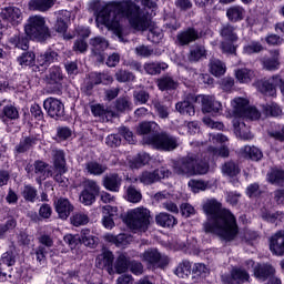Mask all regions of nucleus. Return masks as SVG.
<instances>
[{
    "label": "nucleus",
    "instance_id": "f257e3e1",
    "mask_svg": "<svg viewBox=\"0 0 284 284\" xmlns=\"http://www.w3.org/2000/svg\"><path fill=\"white\" fill-rule=\"evenodd\" d=\"M91 8L94 12H99L97 22L104 26L108 30H112L119 41L125 43L123 37V26L121 19H128L131 28L144 32L151 26V20L141 11V7L131 0L111 1L101 8V1L93 0Z\"/></svg>",
    "mask_w": 284,
    "mask_h": 284
},
{
    "label": "nucleus",
    "instance_id": "f03ea898",
    "mask_svg": "<svg viewBox=\"0 0 284 284\" xmlns=\"http://www.w3.org/2000/svg\"><path fill=\"white\" fill-rule=\"evenodd\" d=\"M206 215L203 229L206 234H217L223 241H234L239 234L236 217L216 199L206 200L202 207Z\"/></svg>",
    "mask_w": 284,
    "mask_h": 284
},
{
    "label": "nucleus",
    "instance_id": "7ed1b4c3",
    "mask_svg": "<svg viewBox=\"0 0 284 284\" xmlns=\"http://www.w3.org/2000/svg\"><path fill=\"white\" fill-rule=\"evenodd\" d=\"M173 170L179 176H196L210 172V164L202 154L187 153L173 162Z\"/></svg>",
    "mask_w": 284,
    "mask_h": 284
},
{
    "label": "nucleus",
    "instance_id": "20e7f679",
    "mask_svg": "<svg viewBox=\"0 0 284 284\" xmlns=\"http://www.w3.org/2000/svg\"><path fill=\"white\" fill-rule=\"evenodd\" d=\"M24 32L27 37L40 42L48 41L52 37L50 28L45 26V18L41 16H31L24 26Z\"/></svg>",
    "mask_w": 284,
    "mask_h": 284
},
{
    "label": "nucleus",
    "instance_id": "39448f33",
    "mask_svg": "<svg viewBox=\"0 0 284 284\" xmlns=\"http://www.w3.org/2000/svg\"><path fill=\"white\" fill-rule=\"evenodd\" d=\"M144 143L162 152H173V150L179 148V139L168 133H158L146 136L144 138Z\"/></svg>",
    "mask_w": 284,
    "mask_h": 284
},
{
    "label": "nucleus",
    "instance_id": "423d86ee",
    "mask_svg": "<svg viewBox=\"0 0 284 284\" xmlns=\"http://www.w3.org/2000/svg\"><path fill=\"white\" fill-rule=\"evenodd\" d=\"M150 210L145 207H136L128 213L126 221L133 230H142L145 232L150 227Z\"/></svg>",
    "mask_w": 284,
    "mask_h": 284
},
{
    "label": "nucleus",
    "instance_id": "0eeeda50",
    "mask_svg": "<svg viewBox=\"0 0 284 284\" xmlns=\"http://www.w3.org/2000/svg\"><path fill=\"white\" fill-rule=\"evenodd\" d=\"M234 108V114L236 116H241L243 119H251V121H256V119H261V113L256 108L250 106L247 100L243 98H235L232 103Z\"/></svg>",
    "mask_w": 284,
    "mask_h": 284
},
{
    "label": "nucleus",
    "instance_id": "6e6552de",
    "mask_svg": "<svg viewBox=\"0 0 284 284\" xmlns=\"http://www.w3.org/2000/svg\"><path fill=\"white\" fill-rule=\"evenodd\" d=\"M45 83L52 94H61L63 90V71L61 67L53 65L49 69V73L45 75Z\"/></svg>",
    "mask_w": 284,
    "mask_h": 284
},
{
    "label": "nucleus",
    "instance_id": "1a4fd4ad",
    "mask_svg": "<svg viewBox=\"0 0 284 284\" xmlns=\"http://www.w3.org/2000/svg\"><path fill=\"white\" fill-rule=\"evenodd\" d=\"M141 258L143 263H146L149 267H154L155 270H163L170 264V257L161 254L156 248H149L142 255Z\"/></svg>",
    "mask_w": 284,
    "mask_h": 284
},
{
    "label": "nucleus",
    "instance_id": "9d476101",
    "mask_svg": "<svg viewBox=\"0 0 284 284\" xmlns=\"http://www.w3.org/2000/svg\"><path fill=\"white\" fill-rule=\"evenodd\" d=\"M83 190L80 193V203L82 205H93L97 202V196L101 192V187L97 181L85 180L82 182Z\"/></svg>",
    "mask_w": 284,
    "mask_h": 284
},
{
    "label": "nucleus",
    "instance_id": "9b49d317",
    "mask_svg": "<svg viewBox=\"0 0 284 284\" xmlns=\"http://www.w3.org/2000/svg\"><path fill=\"white\" fill-rule=\"evenodd\" d=\"M43 108L51 119H62L65 116V105L61 100L55 98H47Z\"/></svg>",
    "mask_w": 284,
    "mask_h": 284
},
{
    "label": "nucleus",
    "instance_id": "f8f14e48",
    "mask_svg": "<svg viewBox=\"0 0 284 284\" xmlns=\"http://www.w3.org/2000/svg\"><path fill=\"white\" fill-rule=\"evenodd\" d=\"M168 176H170V170L162 166L154 171H143L139 175V181L140 183H143V185H152L153 183L161 181V179H168Z\"/></svg>",
    "mask_w": 284,
    "mask_h": 284
},
{
    "label": "nucleus",
    "instance_id": "ddd939ff",
    "mask_svg": "<svg viewBox=\"0 0 284 284\" xmlns=\"http://www.w3.org/2000/svg\"><path fill=\"white\" fill-rule=\"evenodd\" d=\"M201 37H203V33H201L194 27H189L187 29L182 30L176 34L175 45L185 48V45H190V43H194V41H199Z\"/></svg>",
    "mask_w": 284,
    "mask_h": 284
},
{
    "label": "nucleus",
    "instance_id": "4468645a",
    "mask_svg": "<svg viewBox=\"0 0 284 284\" xmlns=\"http://www.w3.org/2000/svg\"><path fill=\"white\" fill-rule=\"evenodd\" d=\"M283 83V75L275 74L267 80H262L257 83V90L265 97H276V85Z\"/></svg>",
    "mask_w": 284,
    "mask_h": 284
},
{
    "label": "nucleus",
    "instance_id": "2eb2a0df",
    "mask_svg": "<svg viewBox=\"0 0 284 284\" xmlns=\"http://www.w3.org/2000/svg\"><path fill=\"white\" fill-rule=\"evenodd\" d=\"M53 205L59 219L62 221L68 220L70 214L74 212V205L68 200V197H59L53 201Z\"/></svg>",
    "mask_w": 284,
    "mask_h": 284
},
{
    "label": "nucleus",
    "instance_id": "dca6fc26",
    "mask_svg": "<svg viewBox=\"0 0 284 284\" xmlns=\"http://www.w3.org/2000/svg\"><path fill=\"white\" fill-rule=\"evenodd\" d=\"M201 103L202 112H204V114H219V112L223 110L221 102L216 101L212 95H202Z\"/></svg>",
    "mask_w": 284,
    "mask_h": 284
},
{
    "label": "nucleus",
    "instance_id": "f3484780",
    "mask_svg": "<svg viewBox=\"0 0 284 284\" xmlns=\"http://www.w3.org/2000/svg\"><path fill=\"white\" fill-rule=\"evenodd\" d=\"M39 143V138L37 135L24 136L20 140V142L14 146V154L19 156V154H26V152H30V150H34V145Z\"/></svg>",
    "mask_w": 284,
    "mask_h": 284
},
{
    "label": "nucleus",
    "instance_id": "a211bd4d",
    "mask_svg": "<svg viewBox=\"0 0 284 284\" xmlns=\"http://www.w3.org/2000/svg\"><path fill=\"white\" fill-rule=\"evenodd\" d=\"M274 274H276V268H274L272 264H256L253 268V275L257 281H262V283H265V281L271 276H274Z\"/></svg>",
    "mask_w": 284,
    "mask_h": 284
},
{
    "label": "nucleus",
    "instance_id": "6ab92c4d",
    "mask_svg": "<svg viewBox=\"0 0 284 284\" xmlns=\"http://www.w3.org/2000/svg\"><path fill=\"white\" fill-rule=\"evenodd\" d=\"M1 19L9 21L12 26H19L21 23L23 16L21 14V9L17 7H7L0 12Z\"/></svg>",
    "mask_w": 284,
    "mask_h": 284
},
{
    "label": "nucleus",
    "instance_id": "aec40b11",
    "mask_svg": "<svg viewBox=\"0 0 284 284\" xmlns=\"http://www.w3.org/2000/svg\"><path fill=\"white\" fill-rule=\"evenodd\" d=\"M271 57L262 59V65L264 70L268 72H275L281 68V52L278 50H271Z\"/></svg>",
    "mask_w": 284,
    "mask_h": 284
},
{
    "label": "nucleus",
    "instance_id": "412c9836",
    "mask_svg": "<svg viewBox=\"0 0 284 284\" xmlns=\"http://www.w3.org/2000/svg\"><path fill=\"white\" fill-rule=\"evenodd\" d=\"M270 250L275 256H284V231H280L271 236Z\"/></svg>",
    "mask_w": 284,
    "mask_h": 284
},
{
    "label": "nucleus",
    "instance_id": "4be33fe9",
    "mask_svg": "<svg viewBox=\"0 0 284 284\" xmlns=\"http://www.w3.org/2000/svg\"><path fill=\"white\" fill-rule=\"evenodd\" d=\"M59 54L54 51H45L44 53H41L37 58V63L39 67L38 72H45L48 68H50L51 63H54L57 61V58Z\"/></svg>",
    "mask_w": 284,
    "mask_h": 284
},
{
    "label": "nucleus",
    "instance_id": "5701e85b",
    "mask_svg": "<svg viewBox=\"0 0 284 284\" xmlns=\"http://www.w3.org/2000/svg\"><path fill=\"white\" fill-rule=\"evenodd\" d=\"M102 183L105 190H109V192H119V190H121L123 179L119 175V173H109L103 178Z\"/></svg>",
    "mask_w": 284,
    "mask_h": 284
},
{
    "label": "nucleus",
    "instance_id": "b1692460",
    "mask_svg": "<svg viewBox=\"0 0 284 284\" xmlns=\"http://www.w3.org/2000/svg\"><path fill=\"white\" fill-rule=\"evenodd\" d=\"M222 281L226 284H234V283H245V281H250V274L246 273L245 270L241 268H233L230 275H223Z\"/></svg>",
    "mask_w": 284,
    "mask_h": 284
},
{
    "label": "nucleus",
    "instance_id": "393cba45",
    "mask_svg": "<svg viewBox=\"0 0 284 284\" xmlns=\"http://www.w3.org/2000/svg\"><path fill=\"white\" fill-rule=\"evenodd\" d=\"M90 45L92 47V52L95 57H100L101 61H103V55H101L104 50H108L110 43L103 37H95L90 40Z\"/></svg>",
    "mask_w": 284,
    "mask_h": 284
},
{
    "label": "nucleus",
    "instance_id": "a878e982",
    "mask_svg": "<svg viewBox=\"0 0 284 284\" xmlns=\"http://www.w3.org/2000/svg\"><path fill=\"white\" fill-rule=\"evenodd\" d=\"M112 263H114V254H112V251L103 250L102 253L95 258V267L99 270L112 267Z\"/></svg>",
    "mask_w": 284,
    "mask_h": 284
},
{
    "label": "nucleus",
    "instance_id": "bb28decb",
    "mask_svg": "<svg viewBox=\"0 0 284 284\" xmlns=\"http://www.w3.org/2000/svg\"><path fill=\"white\" fill-rule=\"evenodd\" d=\"M156 85L161 92H168L171 90H176L179 88V81L170 75H162L156 80Z\"/></svg>",
    "mask_w": 284,
    "mask_h": 284
},
{
    "label": "nucleus",
    "instance_id": "cd10ccee",
    "mask_svg": "<svg viewBox=\"0 0 284 284\" xmlns=\"http://www.w3.org/2000/svg\"><path fill=\"white\" fill-rule=\"evenodd\" d=\"M220 36L224 41H231L232 43H236L239 41V34H236V27L224 23L220 29Z\"/></svg>",
    "mask_w": 284,
    "mask_h": 284
},
{
    "label": "nucleus",
    "instance_id": "c85d7f7f",
    "mask_svg": "<svg viewBox=\"0 0 284 284\" xmlns=\"http://www.w3.org/2000/svg\"><path fill=\"white\" fill-rule=\"evenodd\" d=\"M28 37L30 36L27 33L18 32L9 39V43L14 45V48H19L20 50H28V48H30V39H28Z\"/></svg>",
    "mask_w": 284,
    "mask_h": 284
},
{
    "label": "nucleus",
    "instance_id": "c756f323",
    "mask_svg": "<svg viewBox=\"0 0 284 284\" xmlns=\"http://www.w3.org/2000/svg\"><path fill=\"white\" fill-rule=\"evenodd\" d=\"M17 119H19V109L12 104L4 105L0 113V120L2 123H8V121H17Z\"/></svg>",
    "mask_w": 284,
    "mask_h": 284
},
{
    "label": "nucleus",
    "instance_id": "7c9ffc66",
    "mask_svg": "<svg viewBox=\"0 0 284 284\" xmlns=\"http://www.w3.org/2000/svg\"><path fill=\"white\" fill-rule=\"evenodd\" d=\"M54 3H57V0H30L29 10L48 12V10H50Z\"/></svg>",
    "mask_w": 284,
    "mask_h": 284
},
{
    "label": "nucleus",
    "instance_id": "2f4dec72",
    "mask_svg": "<svg viewBox=\"0 0 284 284\" xmlns=\"http://www.w3.org/2000/svg\"><path fill=\"white\" fill-rule=\"evenodd\" d=\"M144 72L150 74L151 77H156V74H161V72H165L169 65L165 62H146L143 65Z\"/></svg>",
    "mask_w": 284,
    "mask_h": 284
},
{
    "label": "nucleus",
    "instance_id": "473e14b6",
    "mask_svg": "<svg viewBox=\"0 0 284 284\" xmlns=\"http://www.w3.org/2000/svg\"><path fill=\"white\" fill-rule=\"evenodd\" d=\"M36 59L37 55H34V52H24L18 57L17 61L22 68H33V72H38L39 65H34Z\"/></svg>",
    "mask_w": 284,
    "mask_h": 284
},
{
    "label": "nucleus",
    "instance_id": "72a5a7b5",
    "mask_svg": "<svg viewBox=\"0 0 284 284\" xmlns=\"http://www.w3.org/2000/svg\"><path fill=\"white\" fill-rule=\"evenodd\" d=\"M207 57V50L201 44H195L189 52L187 60L190 63H199L201 59Z\"/></svg>",
    "mask_w": 284,
    "mask_h": 284
},
{
    "label": "nucleus",
    "instance_id": "f704fd0d",
    "mask_svg": "<svg viewBox=\"0 0 284 284\" xmlns=\"http://www.w3.org/2000/svg\"><path fill=\"white\" fill-rule=\"evenodd\" d=\"M233 126L235 130V134L240 136V139H243V141H251V139H254V135H252L245 122L235 120L233 122Z\"/></svg>",
    "mask_w": 284,
    "mask_h": 284
},
{
    "label": "nucleus",
    "instance_id": "c9c22d12",
    "mask_svg": "<svg viewBox=\"0 0 284 284\" xmlns=\"http://www.w3.org/2000/svg\"><path fill=\"white\" fill-rule=\"evenodd\" d=\"M227 68L223 63V61L212 58L209 62V72L213 74V77H223L225 74Z\"/></svg>",
    "mask_w": 284,
    "mask_h": 284
},
{
    "label": "nucleus",
    "instance_id": "e433bc0d",
    "mask_svg": "<svg viewBox=\"0 0 284 284\" xmlns=\"http://www.w3.org/2000/svg\"><path fill=\"white\" fill-rule=\"evenodd\" d=\"M226 17L229 21L236 23L243 21L245 17V9L241 6H233L226 10Z\"/></svg>",
    "mask_w": 284,
    "mask_h": 284
},
{
    "label": "nucleus",
    "instance_id": "4c0bfd02",
    "mask_svg": "<svg viewBox=\"0 0 284 284\" xmlns=\"http://www.w3.org/2000/svg\"><path fill=\"white\" fill-rule=\"evenodd\" d=\"M53 165L58 172H65V152L63 150L52 151Z\"/></svg>",
    "mask_w": 284,
    "mask_h": 284
},
{
    "label": "nucleus",
    "instance_id": "58836bf2",
    "mask_svg": "<svg viewBox=\"0 0 284 284\" xmlns=\"http://www.w3.org/2000/svg\"><path fill=\"white\" fill-rule=\"evenodd\" d=\"M33 168L34 172L43 179H50L52 176V166L41 160L34 161Z\"/></svg>",
    "mask_w": 284,
    "mask_h": 284
},
{
    "label": "nucleus",
    "instance_id": "ea45409f",
    "mask_svg": "<svg viewBox=\"0 0 284 284\" xmlns=\"http://www.w3.org/2000/svg\"><path fill=\"white\" fill-rule=\"evenodd\" d=\"M221 170L222 174L224 176H230V179H234V176H239V174H241V166H239L234 161L225 162Z\"/></svg>",
    "mask_w": 284,
    "mask_h": 284
},
{
    "label": "nucleus",
    "instance_id": "a19ab883",
    "mask_svg": "<svg viewBox=\"0 0 284 284\" xmlns=\"http://www.w3.org/2000/svg\"><path fill=\"white\" fill-rule=\"evenodd\" d=\"M175 109L184 116H194V114H196V109H194V104H192V102H190L189 100L178 102L175 104Z\"/></svg>",
    "mask_w": 284,
    "mask_h": 284
},
{
    "label": "nucleus",
    "instance_id": "79ce46f5",
    "mask_svg": "<svg viewBox=\"0 0 284 284\" xmlns=\"http://www.w3.org/2000/svg\"><path fill=\"white\" fill-rule=\"evenodd\" d=\"M85 170L93 176H101V174H104V172L108 171V165L101 164L97 161H91L85 164Z\"/></svg>",
    "mask_w": 284,
    "mask_h": 284
},
{
    "label": "nucleus",
    "instance_id": "37998d69",
    "mask_svg": "<svg viewBox=\"0 0 284 284\" xmlns=\"http://www.w3.org/2000/svg\"><path fill=\"white\" fill-rule=\"evenodd\" d=\"M242 153L245 159H251V161H261L263 159V151L256 146L245 145L242 148Z\"/></svg>",
    "mask_w": 284,
    "mask_h": 284
},
{
    "label": "nucleus",
    "instance_id": "c03bdc74",
    "mask_svg": "<svg viewBox=\"0 0 284 284\" xmlns=\"http://www.w3.org/2000/svg\"><path fill=\"white\" fill-rule=\"evenodd\" d=\"M155 222L158 225H161V227H174V225L178 223L176 217L170 215L169 213H160L156 215Z\"/></svg>",
    "mask_w": 284,
    "mask_h": 284
},
{
    "label": "nucleus",
    "instance_id": "a18cd8bd",
    "mask_svg": "<svg viewBox=\"0 0 284 284\" xmlns=\"http://www.w3.org/2000/svg\"><path fill=\"white\" fill-rule=\"evenodd\" d=\"M81 243L87 247L94 248L99 243V237L90 234V229H83L80 233Z\"/></svg>",
    "mask_w": 284,
    "mask_h": 284
},
{
    "label": "nucleus",
    "instance_id": "49530a36",
    "mask_svg": "<svg viewBox=\"0 0 284 284\" xmlns=\"http://www.w3.org/2000/svg\"><path fill=\"white\" fill-rule=\"evenodd\" d=\"M267 181L272 183V185H284V171L278 169H273L270 173H267Z\"/></svg>",
    "mask_w": 284,
    "mask_h": 284
},
{
    "label": "nucleus",
    "instance_id": "de8ad7c7",
    "mask_svg": "<svg viewBox=\"0 0 284 284\" xmlns=\"http://www.w3.org/2000/svg\"><path fill=\"white\" fill-rule=\"evenodd\" d=\"M115 272L118 274H125L130 267V258L125 254H120L115 261Z\"/></svg>",
    "mask_w": 284,
    "mask_h": 284
},
{
    "label": "nucleus",
    "instance_id": "09e8293b",
    "mask_svg": "<svg viewBox=\"0 0 284 284\" xmlns=\"http://www.w3.org/2000/svg\"><path fill=\"white\" fill-rule=\"evenodd\" d=\"M91 112H92L93 116H100L101 119H103V116H105L106 119H108V116H116L114 111L109 110L103 104L91 105Z\"/></svg>",
    "mask_w": 284,
    "mask_h": 284
},
{
    "label": "nucleus",
    "instance_id": "8fccbe9b",
    "mask_svg": "<svg viewBox=\"0 0 284 284\" xmlns=\"http://www.w3.org/2000/svg\"><path fill=\"white\" fill-rule=\"evenodd\" d=\"M83 38L77 39L73 44V51L80 52V54H83L84 52H88V42H85V39L90 37L89 29L84 30V33L82 34Z\"/></svg>",
    "mask_w": 284,
    "mask_h": 284
},
{
    "label": "nucleus",
    "instance_id": "3c124183",
    "mask_svg": "<svg viewBox=\"0 0 284 284\" xmlns=\"http://www.w3.org/2000/svg\"><path fill=\"white\" fill-rule=\"evenodd\" d=\"M114 77L119 83H130L136 80V75H134L133 72L128 71L125 69L118 70Z\"/></svg>",
    "mask_w": 284,
    "mask_h": 284
},
{
    "label": "nucleus",
    "instance_id": "603ef678",
    "mask_svg": "<svg viewBox=\"0 0 284 284\" xmlns=\"http://www.w3.org/2000/svg\"><path fill=\"white\" fill-rule=\"evenodd\" d=\"M235 77L240 83H250L254 79V71L247 68L239 69L235 71Z\"/></svg>",
    "mask_w": 284,
    "mask_h": 284
},
{
    "label": "nucleus",
    "instance_id": "864d4df0",
    "mask_svg": "<svg viewBox=\"0 0 284 284\" xmlns=\"http://www.w3.org/2000/svg\"><path fill=\"white\" fill-rule=\"evenodd\" d=\"M114 108L120 114L132 111V102L128 98H118L114 102Z\"/></svg>",
    "mask_w": 284,
    "mask_h": 284
},
{
    "label": "nucleus",
    "instance_id": "5fc2aeb1",
    "mask_svg": "<svg viewBox=\"0 0 284 284\" xmlns=\"http://www.w3.org/2000/svg\"><path fill=\"white\" fill-rule=\"evenodd\" d=\"M152 105L160 119H168V116H170V109L168 108V105L163 104V102L159 100H153Z\"/></svg>",
    "mask_w": 284,
    "mask_h": 284
},
{
    "label": "nucleus",
    "instance_id": "6e6d98bb",
    "mask_svg": "<svg viewBox=\"0 0 284 284\" xmlns=\"http://www.w3.org/2000/svg\"><path fill=\"white\" fill-rule=\"evenodd\" d=\"M265 48H263V44L258 41H252L251 43L243 47V53L244 54H258L260 52H263Z\"/></svg>",
    "mask_w": 284,
    "mask_h": 284
},
{
    "label": "nucleus",
    "instance_id": "4d7b16f0",
    "mask_svg": "<svg viewBox=\"0 0 284 284\" xmlns=\"http://www.w3.org/2000/svg\"><path fill=\"white\" fill-rule=\"evenodd\" d=\"M22 196L28 203H34V201H37L38 191L32 185H24Z\"/></svg>",
    "mask_w": 284,
    "mask_h": 284
},
{
    "label": "nucleus",
    "instance_id": "13d9d810",
    "mask_svg": "<svg viewBox=\"0 0 284 284\" xmlns=\"http://www.w3.org/2000/svg\"><path fill=\"white\" fill-rule=\"evenodd\" d=\"M175 274L176 276H180V278H184V276H190V274H192V264H190L189 261H183L176 267Z\"/></svg>",
    "mask_w": 284,
    "mask_h": 284
},
{
    "label": "nucleus",
    "instance_id": "bf43d9fd",
    "mask_svg": "<svg viewBox=\"0 0 284 284\" xmlns=\"http://www.w3.org/2000/svg\"><path fill=\"white\" fill-rule=\"evenodd\" d=\"M159 130V124L156 122H142L139 124L138 133L139 134H150Z\"/></svg>",
    "mask_w": 284,
    "mask_h": 284
},
{
    "label": "nucleus",
    "instance_id": "052dcab7",
    "mask_svg": "<svg viewBox=\"0 0 284 284\" xmlns=\"http://www.w3.org/2000/svg\"><path fill=\"white\" fill-rule=\"evenodd\" d=\"M150 162V154L142 153L136 156L133 163H131L130 169L131 170H141L143 165Z\"/></svg>",
    "mask_w": 284,
    "mask_h": 284
},
{
    "label": "nucleus",
    "instance_id": "680f3d73",
    "mask_svg": "<svg viewBox=\"0 0 284 284\" xmlns=\"http://www.w3.org/2000/svg\"><path fill=\"white\" fill-rule=\"evenodd\" d=\"M245 194L248 199H258L263 194V191L261 190V185L255 182L246 187Z\"/></svg>",
    "mask_w": 284,
    "mask_h": 284
},
{
    "label": "nucleus",
    "instance_id": "e2e57ef3",
    "mask_svg": "<svg viewBox=\"0 0 284 284\" xmlns=\"http://www.w3.org/2000/svg\"><path fill=\"white\" fill-rule=\"evenodd\" d=\"M63 241L69 245L70 250H77V246L81 245V235L67 234L64 235Z\"/></svg>",
    "mask_w": 284,
    "mask_h": 284
},
{
    "label": "nucleus",
    "instance_id": "0e129e2a",
    "mask_svg": "<svg viewBox=\"0 0 284 284\" xmlns=\"http://www.w3.org/2000/svg\"><path fill=\"white\" fill-rule=\"evenodd\" d=\"M71 223L74 225V227H80V225H88V223H90V217H88L85 213H75L71 217Z\"/></svg>",
    "mask_w": 284,
    "mask_h": 284
},
{
    "label": "nucleus",
    "instance_id": "69168bd1",
    "mask_svg": "<svg viewBox=\"0 0 284 284\" xmlns=\"http://www.w3.org/2000/svg\"><path fill=\"white\" fill-rule=\"evenodd\" d=\"M14 227H17V220L14 217H9L4 224H0V239H3L7 232L14 230Z\"/></svg>",
    "mask_w": 284,
    "mask_h": 284
},
{
    "label": "nucleus",
    "instance_id": "338daca9",
    "mask_svg": "<svg viewBox=\"0 0 284 284\" xmlns=\"http://www.w3.org/2000/svg\"><path fill=\"white\" fill-rule=\"evenodd\" d=\"M263 112L266 116H278L281 115V106L278 104L272 102L271 104L263 105Z\"/></svg>",
    "mask_w": 284,
    "mask_h": 284
},
{
    "label": "nucleus",
    "instance_id": "774afa93",
    "mask_svg": "<svg viewBox=\"0 0 284 284\" xmlns=\"http://www.w3.org/2000/svg\"><path fill=\"white\" fill-rule=\"evenodd\" d=\"M133 99L135 103H140V105H145V103L150 101V92L145 90L134 91Z\"/></svg>",
    "mask_w": 284,
    "mask_h": 284
}]
</instances>
